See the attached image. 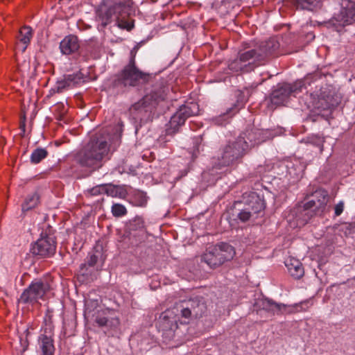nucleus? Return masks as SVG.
I'll return each mask as SVG.
<instances>
[{
  "label": "nucleus",
  "instance_id": "obj_1",
  "mask_svg": "<svg viewBox=\"0 0 355 355\" xmlns=\"http://www.w3.org/2000/svg\"><path fill=\"white\" fill-rule=\"evenodd\" d=\"M279 46V43L271 39L261 42L253 48L240 50L237 57L229 63L228 68L233 72H250L256 67L266 64Z\"/></svg>",
  "mask_w": 355,
  "mask_h": 355
},
{
  "label": "nucleus",
  "instance_id": "obj_2",
  "mask_svg": "<svg viewBox=\"0 0 355 355\" xmlns=\"http://www.w3.org/2000/svg\"><path fill=\"white\" fill-rule=\"evenodd\" d=\"M169 91L170 87L164 78L157 80L141 99L130 106V116L140 124L151 121L157 105L166 99Z\"/></svg>",
  "mask_w": 355,
  "mask_h": 355
},
{
  "label": "nucleus",
  "instance_id": "obj_3",
  "mask_svg": "<svg viewBox=\"0 0 355 355\" xmlns=\"http://www.w3.org/2000/svg\"><path fill=\"white\" fill-rule=\"evenodd\" d=\"M153 78L152 74L141 71L135 64L132 59L111 77L109 89L117 95L126 94L132 89H146L148 85L153 84Z\"/></svg>",
  "mask_w": 355,
  "mask_h": 355
},
{
  "label": "nucleus",
  "instance_id": "obj_4",
  "mask_svg": "<svg viewBox=\"0 0 355 355\" xmlns=\"http://www.w3.org/2000/svg\"><path fill=\"white\" fill-rule=\"evenodd\" d=\"M111 138L107 140L103 134L99 137L92 138L87 146L76 155L78 163L82 166L96 168L98 167L101 161L107 155L109 143Z\"/></svg>",
  "mask_w": 355,
  "mask_h": 355
},
{
  "label": "nucleus",
  "instance_id": "obj_5",
  "mask_svg": "<svg viewBox=\"0 0 355 355\" xmlns=\"http://www.w3.org/2000/svg\"><path fill=\"white\" fill-rule=\"evenodd\" d=\"M248 150V143L243 136H239L234 141H229L221 146L218 150V166L221 168L239 163Z\"/></svg>",
  "mask_w": 355,
  "mask_h": 355
},
{
  "label": "nucleus",
  "instance_id": "obj_6",
  "mask_svg": "<svg viewBox=\"0 0 355 355\" xmlns=\"http://www.w3.org/2000/svg\"><path fill=\"white\" fill-rule=\"evenodd\" d=\"M130 7V2L128 0H103L97 10L101 25L105 27L114 20L127 17Z\"/></svg>",
  "mask_w": 355,
  "mask_h": 355
},
{
  "label": "nucleus",
  "instance_id": "obj_7",
  "mask_svg": "<svg viewBox=\"0 0 355 355\" xmlns=\"http://www.w3.org/2000/svg\"><path fill=\"white\" fill-rule=\"evenodd\" d=\"M235 254L236 251L232 245L228 243L220 242L208 248L202 255L201 261L211 269H216L233 259Z\"/></svg>",
  "mask_w": 355,
  "mask_h": 355
},
{
  "label": "nucleus",
  "instance_id": "obj_8",
  "mask_svg": "<svg viewBox=\"0 0 355 355\" xmlns=\"http://www.w3.org/2000/svg\"><path fill=\"white\" fill-rule=\"evenodd\" d=\"M316 76L310 74L304 80H300L293 84L282 83L277 85L270 94V102L275 105H281L286 103L292 94H296L302 91V89H307V85L311 83Z\"/></svg>",
  "mask_w": 355,
  "mask_h": 355
},
{
  "label": "nucleus",
  "instance_id": "obj_9",
  "mask_svg": "<svg viewBox=\"0 0 355 355\" xmlns=\"http://www.w3.org/2000/svg\"><path fill=\"white\" fill-rule=\"evenodd\" d=\"M94 317V322L103 328V332L107 336L113 337L119 333L121 322L117 311L108 308L98 310Z\"/></svg>",
  "mask_w": 355,
  "mask_h": 355
},
{
  "label": "nucleus",
  "instance_id": "obj_10",
  "mask_svg": "<svg viewBox=\"0 0 355 355\" xmlns=\"http://www.w3.org/2000/svg\"><path fill=\"white\" fill-rule=\"evenodd\" d=\"M306 96V98H309L307 107L318 112L334 109L340 103L338 96L331 94L326 88L324 89L320 88L313 92H307Z\"/></svg>",
  "mask_w": 355,
  "mask_h": 355
},
{
  "label": "nucleus",
  "instance_id": "obj_11",
  "mask_svg": "<svg viewBox=\"0 0 355 355\" xmlns=\"http://www.w3.org/2000/svg\"><path fill=\"white\" fill-rule=\"evenodd\" d=\"M199 105L196 102H187L181 105L176 112L171 117L168 126L166 129L167 135H173L179 131L186 120L199 113Z\"/></svg>",
  "mask_w": 355,
  "mask_h": 355
},
{
  "label": "nucleus",
  "instance_id": "obj_12",
  "mask_svg": "<svg viewBox=\"0 0 355 355\" xmlns=\"http://www.w3.org/2000/svg\"><path fill=\"white\" fill-rule=\"evenodd\" d=\"M56 247L55 237L42 232L40 238L32 244L31 252L40 259L50 258L55 254Z\"/></svg>",
  "mask_w": 355,
  "mask_h": 355
},
{
  "label": "nucleus",
  "instance_id": "obj_13",
  "mask_svg": "<svg viewBox=\"0 0 355 355\" xmlns=\"http://www.w3.org/2000/svg\"><path fill=\"white\" fill-rule=\"evenodd\" d=\"M50 288V285L47 282L35 279L23 291L19 302L23 304H36L39 300H44Z\"/></svg>",
  "mask_w": 355,
  "mask_h": 355
},
{
  "label": "nucleus",
  "instance_id": "obj_14",
  "mask_svg": "<svg viewBox=\"0 0 355 355\" xmlns=\"http://www.w3.org/2000/svg\"><path fill=\"white\" fill-rule=\"evenodd\" d=\"M181 315L185 319L202 317L207 311V306L204 297L195 296L182 301L180 304Z\"/></svg>",
  "mask_w": 355,
  "mask_h": 355
},
{
  "label": "nucleus",
  "instance_id": "obj_15",
  "mask_svg": "<svg viewBox=\"0 0 355 355\" xmlns=\"http://www.w3.org/2000/svg\"><path fill=\"white\" fill-rule=\"evenodd\" d=\"M355 22V2H350L345 8H342L340 12L335 14L327 24L329 26L334 27L337 31H340L345 26Z\"/></svg>",
  "mask_w": 355,
  "mask_h": 355
},
{
  "label": "nucleus",
  "instance_id": "obj_16",
  "mask_svg": "<svg viewBox=\"0 0 355 355\" xmlns=\"http://www.w3.org/2000/svg\"><path fill=\"white\" fill-rule=\"evenodd\" d=\"M126 232L130 239H135L132 241V245H137L144 240L146 236L145 221L141 216H137L126 224Z\"/></svg>",
  "mask_w": 355,
  "mask_h": 355
},
{
  "label": "nucleus",
  "instance_id": "obj_17",
  "mask_svg": "<svg viewBox=\"0 0 355 355\" xmlns=\"http://www.w3.org/2000/svg\"><path fill=\"white\" fill-rule=\"evenodd\" d=\"M279 168L282 170V174L292 182L298 180L303 175L306 168V165L300 159H293L286 160L279 164Z\"/></svg>",
  "mask_w": 355,
  "mask_h": 355
},
{
  "label": "nucleus",
  "instance_id": "obj_18",
  "mask_svg": "<svg viewBox=\"0 0 355 355\" xmlns=\"http://www.w3.org/2000/svg\"><path fill=\"white\" fill-rule=\"evenodd\" d=\"M329 200L328 192L322 189L315 190L311 195V199L306 202V207H311L315 214L322 215Z\"/></svg>",
  "mask_w": 355,
  "mask_h": 355
},
{
  "label": "nucleus",
  "instance_id": "obj_19",
  "mask_svg": "<svg viewBox=\"0 0 355 355\" xmlns=\"http://www.w3.org/2000/svg\"><path fill=\"white\" fill-rule=\"evenodd\" d=\"M243 207L257 217L258 214L263 213L266 207V203L257 193L251 192L249 194H244L243 197Z\"/></svg>",
  "mask_w": 355,
  "mask_h": 355
},
{
  "label": "nucleus",
  "instance_id": "obj_20",
  "mask_svg": "<svg viewBox=\"0 0 355 355\" xmlns=\"http://www.w3.org/2000/svg\"><path fill=\"white\" fill-rule=\"evenodd\" d=\"M266 135L267 132L263 130H261L253 127L247 129L244 132L241 133L239 136H243L245 137V139L248 143L250 148L265 141L268 138V136Z\"/></svg>",
  "mask_w": 355,
  "mask_h": 355
},
{
  "label": "nucleus",
  "instance_id": "obj_21",
  "mask_svg": "<svg viewBox=\"0 0 355 355\" xmlns=\"http://www.w3.org/2000/svg\"><path fill=\"white\" fill-rule=\"evenodd\" d=\"M255 88L256 87L251 85L244 87L243 89L236 90L234 95L236 98V101L232 107H229V112L232 113L235 112L237 113L243 108Z\"/></svg>",
  "mask_w": 355,
  "mask_h": 355
},
{
  "label": "nucleus",
  "instance_id": "obj_22",
  "mask_svg": "<svg viewBox=\"0 0 355 355\" xmlns=\"http://www.w3.org/2000/svg\"><path fill=\"white\" fill-rule=\"evenodd\" d=\"M80 48L78 37L73 35L66 36L60 44L61 52L64 55H70L76 52Z\"/></svg>",
  "mask_w": 355,
  "mask_h": 355
},
{
  "label": "nucleus",
  "instance_id": "obj_23",
  "mask_svg": "<svg viewBox=\"0 0 355 355\" xmlns=\"http://www.w3.org/2000/svg\"><path fill=\"white\" fill-rule=\"evenodd\" d=\"M38 345L41 355H55V347L51 336H48L46 333L41 334L38 338Z\"/></svg>",
  "mask_w": 355,
  "mask_h": 355
},
{
  "label": "nucleus",
  "instance_id": "obj_24",
  "mask_svg": "<svg viewBox=\"0 0 355 355\" xmlns=\"http://www.w3.org/2000/svg\"><path fill=\"white\" fill-rule=\"evenodd\" d=\"M285 265L290 275L296 279H300L304 274L302 263L297 259L289 258L285 261Z\"/></svg>",
  "mask_w": 355,
  "mask_h": 355
},
{
  "label": "nucleus",
  "instance_id": "obj_25",
  "mask_svg": "<svg viewBox=\"0 0 355 355\" xmlns=\"http://www.w3.org/2000/svg\"><path fill=\"white\" fill-rule=\"evenodd\" d=\"M263 310L271 312L273 314H284L287 309V305L282 303H276L272 300L263 299L260 305Z\"/></svg>",
  "mask_w": 355,
  "mask_h": 355
},
{
  "label": "nucleus",
  "instance_id": "obj_26",
  "mask_svg": "<svg viewBox=\"0 0 355 355\" xmlns=\"http://www.w3.org/2000/svg\"><path fill=\"white\" fill-rule=\"evenodd\" d=\"M148 197L146 193L135 190L130 196L129 202L135 207H145L148 203Z\"/></svg>",
  "mask_w": 355,
  "mask_h": 355
},
{
  "label": "nucleus",
  "instance_id": "obj_27",
  "mask_svg": "<svg viewBox=\"0 0 355 355\" xmlns=\"http://www.w3.org/2000/svg\"><path fill=\"white\" fill-rule=\"evenodd\" d=\"M296 219L302 225L306 223L315 214L311 207H306V202L295 211Z\"/></svg>",
  "mask_w": 355,
  "mask_h": 355
},
{
  "label": "nucleus",
  "instance_id": "obj_28",
  "mask_svg": "<svg viewBox=\"0 0 355 355\" xmlns=\"http://www.w3.org/2000/svg\"><path fill=\"white\" fill-rule=\"evenodd\" d=\"M105 194L113 198H123L126 195L125 190L121 186L105 184Z\"/></svg>",
  "mask_w": 355,
  "mask_h": 355
},
{
  "label": "nucleus",
  "instance_id": "obj_29",
  "mask_svg": "<svg viewBox=\"0 0 355 355\" xmlns=\"http://www.w3.org/2000/svg\"><path fill=\"white\" fill-rule=\"evenodd\" d=\"M320 0H293V3L297 9L308 10H313L318 6Z\"/></svg>",
  "mask_w": 355,
  "mask_h": 355
},
{
  "label": "nucleus",
  "instance_id": "obj_30",
  "mask_svg": "<svg viewBox=\"0 0 355 355\" xmlns=\"http://www.w3.org/2000/svg\"><path fill=\"white\" fill-rule=\"evenodd\" d=\"M311 305L310 300H309L302 301L299 303L294 304L293 305H287V309L286 311H285V313L306 311L309 309Z\"/></svg>",
  "mask_w": 355,
  "mask_h": 355
},
{
  "label": "nucleus",
  "instance_id": "obj_31",
  "mask_svg": "<svg viewBox=\"0 0 355 355\" xmlns=\"http://www.w3.org/2000/svg\"><path fill=\"white\" fill-rule=\"evenodd\" d=\"M33 36L32 29L29 26H24L22 27L18 35V40L25 44V46L23 49V51H25L27 45L30 43L31 39Z\"/></svg>",
  "mask_w": 355,
  "mask_h": 355
},
{
  "label": "nucleus",
  "instance_id": "obj_32",
  "mask_svg": "<svg viewBox=\"0 0 355 355\" xmlns=\"http://www.w3.org/2000/svg\"><path fill=\"white\" fill-rule=\"evenodd\" d=\"M39 199L40 196L37 193L28 196L22 205V211L25 212L35 208L39 203Z\"/></svg>",
  "mask_w": 355,
  "mask_h": 355
},
{
  "label": "nucleus",
  "instance_id": "obj_33",
  "mask_svg": "<svg viewBox=\"0 0 355 355\" xmlns=\"http://www.w3.org/2000/svg\"><path fill=\"white\" fill-rule=\"evenodd\" d=\"M98 259V255L95 254H89L85 259V262L80 264V272L83 275L87 274V266L94 267L97 263Z\"/></svg>",
  "mask_w": 355,
  "mask_h": 355
},
{
  "label": "nucleus",
  "instance_id": "obj_34",
  "mask_svg": "<svg viewBox=\"0 0 355 355\" xmlns=\"http://www.w3.org/2000/svg\"><path fill=\"white\" fill-rule=\"evenodd\" d=\"M48 151L42 148H37L33 150L31 155V162L32 164H36L40 163L42 159L48 156Z\"/></svg>",
  "mask_w": 355,
  "mask_h": 355
},
{
  "label": "nucleus",
  "instance_id": "obj_35",
  "mask_svg": "<svg viewBox=\"0 0 355 355\" xmlns=\"http://www.w3.org/2000/svg\"><path fill=\"white\" fill-rule=\"evenodd\" d=\"M70 85H76L86 81V76L80 71L72 74L64 75Z\"/></svg>",
  "mask_w": 355,
  "mask_h": 355
},
{
  "label": "nucleus",
  "instance_id": "obj_36",
  "mask_svg": "<svg viewBox=\"0 0 355 355\" xmlns=\"http://www.w3.org/2000/svg\"><path fill=\"white\" fill-rule=\"evenodd\" d=\"M235 112L230 113L229 108L225 113H223L213 119L215 124L218 125H225L230 122V119L236 114Z\"/></svg>",
  "mask_w": 355,
  "mask_h": 355
},
{
  "label": "nucleus",
  "instance_id": "obj_37",
  "mask_svg": "<svg viewBox=\"0 0 355 355\" xmlns=\"http://www.w3.org/2000/svg\"><path fill=\"white\" fill-rule=\"evenodd\" d=\"M324 142V137L318 135H314L307 138V143L318 147L320 153L323 151Z\"/></svg>",
  "mask_w": 355,
  "mask_h": 355
},
{
  "label": "nucleus",
  "instance_id": "obj_38",
  "mask_svg": "<svg viewBox=\"0 0 355 355\" xmlns=\"http://www.w3.org/2000/svg\"><path fill=\"white\" fill-rule=\"evenodd\" d=\"M71 87L65 76L64 78L60 80H58L56 85L50 91L51 94L62 93L64 90Z\"/></svg>",
  "mask_w": 355,
  "mask_h": 355
},
{
  "label": "nucleus",
  "instance_id": "obj_39",
  "mask_svg": "<svg viewBox=\"0 0 355 355\" xmlns=\"http://www.w3.org/2000/svg\"><path fill=\"white\" fill-rule=\"evenodd\" d=\"M67 112V110L62 103H58L55 105L54 114L58 121L65 122L64 117Z\"/></svg>",
  "mask_w": 355,
  "mask_h": 355
},
{
  "label": "nucleus",
  "instance_id": "obj_40",
  "mask_svg": "<svg viewBox=\"0 0 355 355\" xmlns=\"http://www.w3.org/2000/svg\"><path fill=\"white\" fill-rule=\"evenodd\" d=\"M117 26L121 29H125L128 31L134 28V20L130 21L126 20V17H121L115 20Z\"/></svg>",
  "mask_w": 355,
  "mask_h": 355
},
{
  "label": "nucleus",
  "instance_id": "obj_41",
  "mask_svg": "<svg viewBox=\"0 0 355 355\" xmlns=\"http://www.w3.org/2000/svg\"><path fill=\"white\" fill-rule=\"evenodd\" d=\"M112 213L115 217H122L127 214V209L121 204L116 203L112 206Z\"/></svg>",
  "mask_w": 355,
  "mask_h": 355
},
{
  "label": "nucleus",
  "instance_id": "obj_42",
  "mask_svg": "<svg viewBox=\"0 0 355 355\" xmlns=\"http://www.w3.org/2000/svg\"><path fill=\"white\" fill-rule=\"evenodd\" d=\"M237 216L241 222H246L253 217L257 218L255 214L248 210L245 207L240 209Z\"/></svg>",
  "mask_w": 355,
  "mask_h": 355
},
{
  "label": "nucleus",
  "instance_id": "obj_43",
  "mask_svg": "<svg viewBox=\"0 0 355 355\" xmlns=\"http://www.w3.org/2000/svg\"><path fill=\"white\" fill-rule=\"evenodd\" d=\"M87 192L91 196H98V195H101V194H105V184L95 186V187H92V189H88Z\"/></svg>",
  "mask_w": 355,
  "mask_h": 355
},
{
  "label": "nucleus",
  "instance_id": "obj_44",
  "mask_svg": "<svg viewBox=\"0 0 355 355\" xmlns=\"http://www.w3.org/2000/svg\"><path fill=\"white\" fill-rule=\"evenodd\" d=\"M344 209V202L343 201L339 202L337 205H336L334 207V214L335 216H340Z\"/></svg>",
  "mask_w": 355,
  "mask_h": 355
},
{
  "label": "nucleus",
  "instance_id": "obj_45",
  "mask_svg": "<svg viewBox=\"0 0 355 355\" xmlns=\"http://www.w3.org/2000/svg\"><path fill=\"white\" fill-rule=\"evenodd\" d=\"M122 123H119L117 126L114 129V136L112 138V139H116L118 140L121 137V134L122 132Z\"/></svg>",
  "mask_w": 355,
  "mask_h": 355
},
{
  "label": "nucleus",
  "instance_id": "obj_46",
  "mask_svg": "<svg viewBox=\"0 0 355 355\" xmlns=\"http://www.w3.org/2000/svg\"><path fill=\"white\" fill-rule=\"evenodd\" d=\"M137 50H138V46L137 45L130 51V57L128 63H130L132 60L133 59L134 64H136L135 57H136Z\"/></svg>",
  "mask_w": 355,
  "mask_h": 355
},
{
  "label": "nucleus",
  "instance_id": "obj_47",
  "mask_svg": "<svg viewBox=\"0 0 355 355\" xmlns=\"http://www.w3.org/2000/svg\"><path fill=\"white\" fill-rule=\"evenodd\" d=\"M25 127H26V124H25V117H24V121H21L20 123V128L22 129L23 132H25Z\"/></svg>",
  "mask_w": 355,
  "mask_h": 355
},
{
  "label": "nucleus",
  "instance_id": "obj_48",
  "mask_svg": "<svg viewBox=\"0 0 355 355\" xmlns=\"http://www.w3.org/2000/svg\"><path fill=\"white\" fill-rule=\"evenodd\" d=\"M310 35H311L312 38L315 37V35H313L312 33H310Z\"/></svg>",
  "mask_w": 355,
  "mask_h": 355
},
{
  "label": "nucleus",
  "instance_id": "obj_49",
  "mask_svg": "<svg viewBox=\"0 0 355 355\" xmlns=\"http://www.w3.org/2000/svg\"><path fill=\"white\" fill-rule=\"evenodd\" d=\"M105 133H107V134H108L107 130H104V131H103V134H105Z\"/></svg>",
  "mask_w": 355,
  "mask_h": 355
},
{
  "label": "nucleus",
  "instance_id": "obj_50",
  "mask_svg": "<svg viewBox=\"0 0 355 355\" xmlns=\"http://www.w3.org/2000/svg\"><path fill=\"white\" fill-rule=\"evenodd\" d=\"M166 318H168V316L164 315V318H163V319H164V320H165Z\"/></svg>",
  "mask_w": 355,
  "mask_h": 355
}]
</instances>
